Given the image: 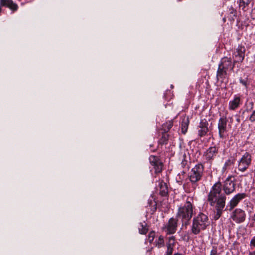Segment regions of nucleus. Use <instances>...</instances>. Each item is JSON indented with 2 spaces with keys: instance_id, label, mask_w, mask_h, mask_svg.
Wrapping results in <instances>:
<instances>
[{
  "instance_id": "obj_1",
  "label": "nucleus",
  "mask_w": 255,
  "mask_h": 255,
  "mask_svg": "<svg viewBox=\"0 0 255 255\" xmlns=\"http://www.w3.org/2000/svg\"><path fill=\"white\" fill-rule=\"evenodd\" d=\"M222 186L220 182L214 184L208 196L210 205L215 207L217 211L215 218L217 219L221 215L225 206L226 196L222 193Z\"/></svg>"
},
{
  "instance_id": "obj_2",
  "label": "nucleus",
  "mask_w": 255,
  "mask_h": 255,
  "mask_svg": "<svg viewBox=\"0 0 255 255\" xmlns=\"http://www.w3.org/2000/svg\"><path fill=\"white\" fill-rule=\"evenodd\" d=\"M209 224L208 216L202 213H200L193 219L191 232L194 235H197L201 231L205 230Z\"/></svg>"
},
{
  "instance_id": "obj_3",
  "label": "nucleus",
  "mask_w": 255,
  "mask_h": 255,
  "mask_svg": "<svg viewBox=\"0 0 255 255\" xmlns=\"http://www.w3.org/2000/svg\"><path fill=\"white\" fill-rule=\"evenodd\" d=\"M193 214V205L190 201H187L183 205L178 208L177 213V220H181L183 225H187L191 219Z\"/></svg>"
},
{
  "instance_id": "obj_4",
  "label": "nucleus",
  "mask_w": 255,
  "mask_h": 255,
  "mask_svg": "<svg viewBox=\"0 0 255 255\" xmlns=\"http://www.w3.org/2000/svg\"><path fill=\"white\" fill-rule=\"evenodd\" d=\"M236 63L233 62L232 63V61L230 58L227 57H224L221 59V62L218 65V68L217 72V78H224L225 76L227 74V71L228 70H232L235 67Z\"/></svg>"
},
{
  "instance_id": "obj_5",
  "label": "nucleus",
  "mask_w": 255,
  "mask_h": 255,
  "mask_svg": "<svg viewBox=\"0 0 255 255\" xmlns=\"http://www.w3.org/2000/svg\"><path fill=\"white\" fill-rule=\"evenodd\" d=\"M232 121V118H230V121H229V119L225 116H222L220 118L218 123V129L220 138L222 139L225 138V134L231 128Z\"/></svg>"
},
{
  "instance_id": "obj_6",
  "label": "nucleus",
  "mask_w": 255,
  "mask_h": 255,
  "mask_svg": "<svg viewBox=\"0 0 255 255\" xmlns=\"http://www.w3.org/2000/svg\"><path fill=\"white\" fill-rule=\"evenodd\" d=\"M204 173V166L201 164H198L193 167L189 176V180L192 184V187L195 188L196 183L200 181Z\"/></svg>"
},
{
  "instance_id": "obj_7",
  "label": "nucleus",
  "mask_w": 255,
  "mask_h": 255,
  "mask_svg": "<svg viewBox=\"0 0 255 255\" xmlns=\"http://www.w3.org/2000/svg\"><path fill=\"white\" fill-rule=\"evenodd\" d=\"M252 162V156L249 153L245 152L237 161L238 170L242 172L247 170Z\"/></svg>"
},
{
  "instance_id": "obj_8",
  "label": "nucleus",
  "mask_w": 255,
  "mask_h": 255,
  "mask_svg": "<svg viewBox=\"0 0 255 255\" xmlns=\"http://www.w3.org/2000/svg\"><path fill=\"white\" fill-rule=\"evenodd\" d=\"M246 217L245 212L241 209L237 208L233 211L231 215L232 220L237 224L243 223Z\"/></svg>"
},
{
  "instance_id": "obj_9",
  "label": "nucleus",
  "mask_w": 255,
  "mask_h": 255,
  "mask_svg": "<svg viewBox=\"0 0 255 255\" xmlns=\"http://www.w3.org/2000/svg\"><path fill=\"white\" fill-rule=\"evenodd\" d=\"M232 177H228L224 181L223 189L225 193L229 195L233 193L235 189V184L232 180Z\"/></svg>"
},
{
  "instance_id": "obj_10",
  "label": "nucleus",
  "mask_w": 255,
  "mask_h": 255,
  "mask_svg": "<svg viewBox=\"0 0 255 255\" xmlns=\"http://www.w3.org/2000/svg\"><path fill=\"white\" fill-rule=\"evenodd\" d=\"M218 148L215 146L209 148L204 154V157L208 161L214 160L217 156Z\"/></svg>"
},
{
  "instance_id": "obj_11",
  "label": "nucleus",
  "mask_w": 255,
  "mask_h": 255,
  "mask_svg": "<svg viewBox=\"0 0 255 255\" xmlns=\"http://www.w3.org/2000/svg\"><path fill=\"white\" fill-rule=\"evenodd\" d=\"M246 196L245 193H238L234 196L230 201L228 206L230 207L229 210H232L236 207L242 199Z\"/></svg>"
},
{
  "instance_id": "obj_12",
  "label": "nucleus",
  "mask_w": 255,
  "mask_h": 255,
  "mask_svg": "<svg viewBox=\"0 0 255 255\" xmlns=\"http://www.w3.org/2000/svg\"><path fill=\"white\" fill-rule=\"evenodd\" d=\"M245 48L244 46L239 45L234 52V63L241 62L245 57Z\"/></svg>"
},
{
  "instance_id": "obj_13",
  "label": "nucleus",
  "mask_w": 255,
  "mask_h": 255,
  "mask_svg": "<svg viewBox=\"0 0 255 255\" xmlns=\"http://www.w3.org/2000/svg\"><path fill=\"white\" fill-rule=\"evenodd\" d=\"M177 226V220L173 218L170 219L168 224L165 227L167 233L169 234H174L176 231Z\"/></svg>"
},
{
  "instance_id": "obj_14",
  "label": "nucleus",
  "mask_w": 255,
  "mask_h": 255,
  "mask_svg": "<svg viewBox=\"0 0 255 255\" xmlns=\"http://www.w3.org/2000/svg\"><path fill=\"white\" fill-rule=\"evenodd\" d=\"M175 244V238L174 236H171L168 238L166 243L167 250L164 255H172L173 249Z\"/></svg>"
},
{
  "instance_id": "obj_15",
  "label": "nucleus",
  "mask_w": 255,
  "mask_h": 255,
  "mask_svg": "<svg viewBox=\"0 0 255 255\" xmlns=\"http://www.w3.org/2000/svg\"><path fill=\"white\" fill-rule=\"evenodd\" d=\"M0 5L8 7L13 11H16L18 9V5L12 0H0Z\"/></svg>"
},
{
  "instance_id": "obj_16",
  "label": "nucleus",
  "mask_w": 255,
  "mask_h": 255,
  "mask_svg": "<svg viewBox=\"0 0 255 255\" xmlns=\"http://www.w3.org/2000/svg\"><path fill=\"white\" fill-rule=\"evenodd\" d=\"M205 122H201L199 126L198 135L202 137L206 134L208 131V128Z\"/></svg>"
},
{
  "instance_id": "obj_17",
  "label": "nucleus",
  "mask_w": 255,
  "mask_h": 255,
  "mask_svg": "<svg viewBox=\"0 0 255 255\" xmlns=\"http://www.w3.org/2000/svg\"><path fill=\"white\" fill-rule=\"evenodd\" d=\"M240 98L239 97L235 96L233 100L230 101L229 104V108L230 110H234L238 108L240 105Z\"/></svg>"
},
{
  "instance_id": "obj_18",
  "label": "nucleus",
  "mask_w": 255,
  "mask_h": 255,
  "mask_svg": "<svg viewBox=\"0 0 255 255\" xmlns=\"http://www.w3.org/2000/svg\"><path fill=\"white\" fill-rule=\"evenodd\" d=\"M159 186L160 194L163 196H165L168 193V189L166 184L164 182H161L159 183Z\"/></svg>"
},
{
  "instance_id": "obj_19",
  "label": "nucleus",
  "mask_w": 255,
  "mask_h": 255,
  "mask_svg": "<svg viewBox=\"0 0 255 255\" xmlns=\"http://www.w3.org/2000/svg\"><path fill=\"white\" fill-rule=\"evenodd\" d=\"M252 0H240L239 6L243 11H246V7Z\"/></svg>"
},
{
  "instance_id": "obj_20",
  "label": "nucleus",
  "mask_w": 255,
  "mask_h": 255,
  "mask_svg": "<svg viewBox=\"0 0 255 255\" xmlns=\"http://www.w3.org/2000/svg\"><path fill=\"white\" fill-rule=\"evenodd\" d=\"M139 232L141 234H145L148 231L145 223H140L138 226Z\"/></svg>"
},
{
  "instance_id": "obj_21",
  "label": "nucleus",
  "mask_w": 255,
  "mask_h": 255,
  "mask_svg": "<svg viewBox=\"0 0 255 255\" xmlns=\"http://www.w3.org/2000/svg\"><path fill=\"white\" fill-rule=\"evenodd\" d=\"M190 164V162L188 161L185 156L181 163V166L184 169V172H186L189 169Z\"/></svg>"
},
{
  "instance_id": "obj_22",
  "label": "nucleus",
  "mask_w": 255,
  "mask_h": 255,
  "mask_svg": "<svg viewBox=\"0 0 255 255\" xmlns=\"http://www.w3.org/2000/svg\"><path fill=\"white\" fill-rule=\"evenodd\" d=\"M156 246L158 248H161L164 246V240L162 236H160L155 241Z\"/></svg>"
},
{
  "instance_id": "obj_23",
  "label": "nucleus",
  "mask_w": 255,
  "mask_h": 255,
  "mask_svg": "<svg viewBox=\"0 0 255 255\" xmlns=\"http://www.w3.org/2000/svg\"><path fill=\"white\" fill-rule=\"evenodd\" d=\"M153 166L156 173H159L162 171V164L161 162H155Z\"/></svg>"
},
{
  "instance_id": "obj_24",
  "label": "nucleus",
  "mask_w": 255,
  "mask_h": 255,
  "mask_svg": "<svg viewBox=\"0 0 255 255\" xmlns=\"http://www.w3.org/2000/svg\"><path fill=\"white\" fill-rule=\"evenodd\" d=\"M188 129V121L186 120L182 122V132L183 133L185 134L187 130Z\"/></svg>"
},
{
  "instance_id": "obj_25",
  "label": "nucleus",
  "mask_w": 255,
  "mask_h": 255,
  "mask_svg": "<svg viewBox=\"0 0 255 255\" xmlns=\"http://www.w3.org/2000/svg\"><path fill=\"white\" fill-rule=\"evenodd\" d=\"M234 164V161L233 160H231V159H228L225 163L224 164V167H223V169L224 170H226L229 167H230V166H231L232 165H233Z\"/></svg>"
},
{
  "instance_id": "obj_26",
  "label": "nucleus",
  "mask_w": 255,
  "mask_h": 255,
  "mask_svg": "<svg viewBox=\"0 0 255 255\" xmlns=\"http://www.w3.org/2000/svg\"><path fill=\"white\" fill-rule=\"evenodd\" d=\"M155 236V232H151L148 235V240L150 243H151Z\"/></svg>"
},
{
  "instance_id": "obj_27",
  "label": "nucleus",
  "mask_w": 255,
  "mask_h": 255,
  "mask_svg": "<svg viewBox=\"0 0 255 255\" xmlns=\"http://www.w3.org/2000/svg\"><path fill=\"white\" fill-rule=\"evenodd\" d=\"M173 126V124L172 122H169L168 123H166V124H165L164 126H163V128L166 126H167V128L166 129H164V131L165 132H168L170 129L172 128Z\"/></svg>"
},
{
  "instance_id": "obj_28",
  "label": "nucleus",
  "mask_w": 255,
  "mask_h": 255,
  "mask_svg": "<svg viewBox=\"0 0 255 255\" xmlns=\"http://www.w3.org/2000/svg\"><path fill=\"white\" fill-rule=\"evenodd\" d=\"M150 162L153 166V164H154L155 162H159V161L157 160V158L155 156H151L149 158Z\"/></svg>"
},
{
  "instance_id": "obj_29",
  "label": "nucleus",
  "mask_w": 255,
  "mask_h": 255,
  "mask_svg": "<svg viewBox=\"0 0 255 255\" xmlns=\"http://www.w3.org/2000/svg\"><path fill=\"white\" fill-rule=\"evenodd\" d=\"M250 246L251 247H255V236H254L251 240L250 242Z\"/></svg>"
},
{
  "instance_id": "obj_30",
  "label": "nucleus",
  "mask_w": 255,
  "mask_h": 255,
  "mask_svg": "<svg viewBox=\"0 0 255 255\" xmlns=\"http://www.w3.org/2000/svg\"><path fill=\"white\" fill-rule=\"evenodd\" d=\"M249 120L251 122L255 121V110L253 112L252 114L250 115L249 117Z\"/></svg>"
},
{
  "instance_id": "obj_31",
  "label": "nucleus",
  "mask_w": 255,
  "mask_h": 255,
  "mask_svg": "<svg viewBox=\"0 0 255 255\" xmlns=\"http://www.w3.org/2000/svg\"><path fill=\"white\" fill-rule=\"evenodd\" d=\"M210 255H219V253H218L216 248H213L210 252Z\"/></svg>"
},
{
  "instance_id": "obj_32",
  "label": "nucleus",
  "mask_w": 255,
  "mask_h": 255,
  "mask_svg": "<svg viewBox=\"0 0 255 255\" xmlns=\"http://www.w3.org/2000/svg\"><path fill=\"white\" fill-rule=\"evenodd\" d=\"M251 14L252 18L253 19L255 20V8L253 9H252Z\"/></svg>"
},
{
  "instance_id": "obj_33",
  "label": "nucleus",
  "mask_w": 255,
  "mask_h": 255,
  "mask_svg": "<svg viewBox=\"0 0 255 255\" xmlns=\"http://www.w3.org/2000/svg\"><path fill=\"white\" fill-rule=\"evenodd\" d=\"M240 82L244 86H246V85H247V82H246V81L245 80H244V79H240Z\"/></svg>"
},
{
  "instance_id": "obj_34",
  "label": "nucleus",
  "mask_w": 255,
  "mask_h": 255,
  "mask_svg": "<svg viewBox=\"0 0 255 255\" xmlns=\"http://www.w3.org/2000/svg\"><path fill=\"white\" fill-rule=\"evenodd\" d=\"M248 255H255V250L253 251H250L248 253Z\"/></svg>"
},
{
  "instance_id": "obj_35",
  "label": "nucleus",
  "mask_w": 255,
  "mask_h": 255,
  "mask_svg": "<svg viewBox=\"0 0 255 255\" xmlns=\"http://www.w3.org/2000/svg\"><path fill=\"white\" fill-rule=\"evenodd\" d=\"M174 255H182L181 254L177 253L174 254Z\"/></svg>"
},
{
  "instance_id": "obj_36",
  "label": "nucleus",
  "mask_w": 255,
  "mask_h": 255,
  "mask_svg": "<svg viewBox=\"0 0 255 255\" xmlns=\"http://www.w3.org/2000/svg\"><path fill=\"white\" fill-rule=\"evenodd\" d=\"M1 11V6H0V12Z\"/></svg>"
}]
</instances>
